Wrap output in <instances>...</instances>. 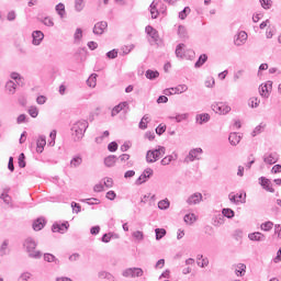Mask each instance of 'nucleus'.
Masks as SVG:
<instances>
[{"instance_id": "54", "label": "nucleus", "mask_w": 281, "mask_h": 281, "mask_svg": "<svg viewBox=\"0 0 281 281\" xmlns=\"http://www.w3.org/2000/svg\"><path fill=\"white\" fill-rule=\"evenodd\" d=\"M117 142H111L109 145H108V150L110 153H115L117 150Z\"/></svg>"}, {"instance_id": "64", "label": "nucleus", "mask_w": 281, "mask_h": 281, "mask_svg": "<svg viewBox=\"0 0 281 281\" xmlns=\"http://www.w3.org/2000/svg\"><path fill=\"white\" fill-rule=\"evenodd\" d=\"M30 272H24L20 276L19 281H27L30 280Z\"/></svg>"}, {"instance_id": "12", "label": "nucleus", "mask_w": 281, "mask_h": 281, "mask_svg": "<svg viewBox=\"0 0 281 281\" xmlns=\"http://www.w3.org/2000/svg\"><path fill=\"white\" fill-rule=\"evenodd\" d=\"M260 186L263 188V190H267V192H276V189L271 186V180L267 179L266 177L259 178Z\"/></svg>"}, {"instance_id": "37", "label": "nucleus", "mask_w": 281, "mask_h": 281, "mask_svg": "<svg viewBox=\"0 0 281 281\" xmlns=\"http://www.w3.org/2000/svg\"><path fill=\"white\" fill-rule=\"evenodd\" d=\"M155 155H157V159H161L166 155V147L158 146L156 149H153Z\"/></svg>"}, {"instance_id": "9", "label": "nucleus", "mask_w": 281, "mask_h": 281, "mask_svg": "<svg viewBox=\"0 0 281 281\" xmlns=\"http://www.w3.org/2000/svg\"><path fill=\"white\" fill-rule=\"evenodd\" d=\"M272 87H273V82H271V81H268L267 83L261 85L259 88L260 95L262 98H269V93H270Z\"/></svg>"}, {"instance_id": "26", "label": "nucleus", "mask_w": 281, "mask_h": 281, "mask_svg": "<svg viewBox=\"0 0 281 281\" xmlns=\"http://www.w3.org/2000/svg\"><path fill=\"white\" fill-rule=\"evenodd\" d=\"M195 120L198 124H207V122H210V114L207 113L198 114L195 116Z\"/></svg>"}, {"instance_id": "17", "label": "nucleus", "mask_w": 281, "mask_h": 281, "mask_svg": "<svg viewBox=\"0 0 281 281\" xmlns=\"http://www.w3.org/2000/svg\"><path fill=\"white\" fill-rule=\"evenodd\" d=\"M202 154H203V149L201 147L191 149L189 151V155L187 156V159H189V161H194V159H199L198 155H202Z\"/></svg>"}, {"instance_id": "22", "label": "nucleus", "mask_w": 281, "mask_h": 281, "mask_svg": "<svg viewBox=\"0 0 281 281\" xmlns=\"http://www.w3.org/2000/svg\"><path fill=\"white\" fill-rule=\"evenodd\" d=\"M236 216V213L232 209H223L222 215H220V221H223V218H234Z\"/></svg>"}, {"instance_id": "56", "label": "nucleus", "mask_w": 281, "mask_h": 281, "mask_svg": "<svg viewBox=\"0 0 281 281\" xmlns=\"http://www.w3.org/2000/svg\"><path fill=\"white\" fill-rule=\"evenodd\" d=\"M29 114L31 117H38V109L36 106H31L29 109Z\"/></svg>"}, {"instance_id": "59", "label": "nucleus", "mask_w": 281, "mask_h": 281, "mask_svg": "<svg viewBox=\"0 0 281 281\" xmlns=\"http://www.w3.org/2000/svg\"><path fill=\"white\" fill-rule=\"evenodd\" d=\"M75 41H81L82 40V29H77L74 35Z\"/></svg>"}, {"instance_id": "38", "label": "nucleus", "mask_w": 281, "mask_h": 281, "mask_svg": "<svg viewBox=\"0 0 281 281\" xmlns=\"http://www.w3.org/2000/svg\"><path fill=\"white\" fill-rule=\"evenodd\" d=\"M238 269L239 270H236L235 273L236 276H239L240 278H243V276H245V273L247 272V266L245 263H239Z\"/></svg>"}, {"instance_id": "35", "label": "nucleus", "mask_w": 281, "mask_h": 281, "mask_svg": "<svg viewBox=\"0 0 281 281\" xmlns=\"http://www.w3.org/2000/svg\"><path fill=\"white\" fill-rule=\"evenodd\" d=\"M186 47V44H178L176 47V56L177 58H183L186 56V53H183V48Z\"/></svg>"}, {"instance_id": "34", "label": "nucleus", "mask_w": 281, "mask_h": 281, "mask_svg": "<svg viewBox=\"0 0 281 281\" xmlns=\"http://www.w3.org/2000/svg\"><path fill=\"white\" fill-rule=\"evenodd\" d=\"M81 165H82V157H80V156H75L70 160V168H78Z\"/></svg>"}, {"instance_id": "28", "label": "nucleus", "mask_w": 281, "mask_h": 281, "mask_svg": "<svg viewBox=\"0 0 281 281\" xmlns=\"http://www.w3.org/2000/svg\"><path fill=\"white\" fill-rule=\"evenodd\" d=\"M44 260L45 262H55V265H60V260L49 252L44 254Z\"/></svg>"}, {"instance_id": "42", "label": "nucleus", "mask_w": 281, "mask_h": 281, "mask_svg": "<svg viewBox=\"0 0 281 281\" xmlns=\"http://www.w3.org/2000/svg\"><path fill=\"white\" fill-rule=\"evenodd\" d=\"M155 234H156V240H161V238L166 236L167 232H166V228H156Z\"/></svg>"}, {"instance_id": "8", "label": "nucleus", "mask_w": 281, "mask_h": 281, "mask_svg": "<svg viewBox=\"0 0 281 281\" xmlns=\"http://www.w3.org/2000/svg\"><path fill=\"white\" fill-rule=\"evenodd\" d=\"M69 229V222H64L61 224L54 223L52 226V232L58 233V234H65Z\"/></svg>"}, {"instance_id": "21", "label": "nucleus", "mask_w": 281, "mask_h": 281, "mask_svg": "<svg viewBox=\"0 0 281 281\" xmlns=\"http://www.w3.org/2000/svg\"><path fill=\"white\" fill-rule=\"evenodd\" d=\"M116 161H117V156L110 155L104 158V166H106V168H113V166H115Z\"/></svg>"}, {"instance_id": "24", "label": "nucleus", "mask_w": 281, "mask_h": 281, "mask_svg": "<svg viewBox=\"0 0 281 281\" xmlns=\"http://www.w3.org/2000/svg\"><path fill=\"white\" fill-rule=\"evenodd\" d=\"M158 156L155 154L154 149H149L146 154V161L147 164H155V161H158Z\"/></svg>"}, {"instance_id": "62", "label": "nucleus", "mask_w": 281, "mask_h": 281, "mask_svg": "<svg viewBox=\"0 0 281 281\" xmlns=\"http://www.w3.org/2000/svg\"><path fill=\"white\" fill-rule=\"evenodd\" d=\"M88 87H95V76L91 75V77L87 80Z\"/></svg>"}, {"instance_id": "29", "label": "nucleus", "mask_w": 281, "mask_h": 281, "mask_svg": "<svg viewBox=\"0 0 281 281\" xmlns=\"http://www.w3.org/2000/svg\"><path fill=\"white\" fill-rule=\"evenodd\" d=\"M5 90L9 91L11 95H14V93H16V83L12 80H9L5 85Z\"/></svg>"}, {"instance_id": "33", "label": "nucleus", "mask_w": 281, "mask_h": 281, "mask_svg": "<svg viewBox=\"0 0 281 281\" xmlns=\"http://www.w3.org/2000/svg\"><path fill=\"white\" fill-rule=\"evenodd\" d=\"M111 238H120V236L114 233H105L101 237V240H102V243H111Z\"/></svg>"}, {"instance_id": "15", "label": "nucleus", "mask_w": 281, "mask_h": 281, "mask_svg": "<svg viewBox=\"0 0 281 281\" xmlns=\"http://www.w3.org/2000/svg\"><path fill=\"white\" fill-rule=\"evenodd\" d=\"M47 145V138L45 137V135H41L36 142V150L37 153H43V150H45V146Z\"/></svg>"}, {"instance_id": "1", "label": "nucleus", "mask_w": 281, "mask_h": 281, "mask_svg": "<svg viewBox=\"0 0 281 281\" xmlns=\"http://www.w3.org/2000/svg\"><path fill=\"white\" fill-rule=\"evenodd\" d=\"M23 247L29 254V258H33L34 260H41V258H43V252H41L40 250H34L37 247V244L32 237H27L24 240Z\"/></svg>"}, {"instance_id": "20", "label": "nucleus", "mask_w": 281, "mask_h": 281, "mask_svg": "<svg viewBox=\"0 0 281 281\" xmlns=\"http://www.w3.org/2000/svg\"><path fill=\"white\" fill-rule=\"evenodd\" d=\"M45 218L43 217H38L37 220H35L33 222V229L34 232H41V229H43V227H45Z\"/></svg>"}, {"instance_id": "2", "label": "nucleus", "mask_w": 281, "mask_h": 281, "mask_svg": "<svg viewBox=\"0 0 281 281\" xmlns=\"http://www.w3.org/2000/svg\"><path fill=\"white\" fill-rule=\"evenodd\" d=\"M87 128H89V122L85 120L76 122L71 127L74 142H80L85 137Z\"/></svg>"}, {"instance_id": "23", "label": "nucleus", "mask_w": 281, "mask_h": 281, "mask_svg": "<svg viewBox=\"0 0 281 281\" xmlns=\"http://www.w3.org/2000/svg\"><path fill=\"white\" fill-rule=\"evenodd\" d=\"M159 3H160L159 1L154 0L149 5L151 19H157V16H159V10H157V5H159Z\"/></svg>"}, {"instance_id": "51", "label": "nucleus", "mask_w": 281, "mask_h": 281, "mask_svg": "<svg viewBox=\"0 0 281 281\" xmlns=\"http://www.w3.org/2000/svg\"><path fill=\"white\" fill-rule=\"evenodd\" d=\"M249 106H251V109H258V106H260V100H258V98H251Z\"/></svg>"}, {"instance_id": "3", "label": "nucleus", "mask_w": 281, "mask_h": 281, "mask_svg": "<svg viewBox=\"0 0 281 281\" xmlns=\"http://www.w3.org/2000/svg\"><path fill=\"white\" fill-rule=\"evenodd\" d=\"M212 111H214V113H218V115H227V113L232 111V108L224 102H217L212 104Z\"/></svg>"}, {"instance_id": "6", "label": "nucleus", "mask_w": 281, "mask_h": 281, "mask_svg": "<svg viewBox=\"0 0 281 281\" xmlns=\"http://www.w3.org/2000/svg\"><path fill=\"white\" fill-rule=\"evenodd\" d=\"M106 27H109V23L106 21H100L94 24L92 32L95 36H102L106 32Z\"/></svg>"}, {"instance_id": "48", "label": "nucleus", "mask_w": 281, "mask_h": 281, "mask_svg": "<svg viewBox=\"0 0 281 281\" xmlns=\"http://www.w3.org/2000/svg\"><path fill=\"white\" fill-rule=\"evenodd\" d=\"M83 203H87L88 205H100V200L97 198H90L83 200Z\"/></svg>"}, {"instance_id": "58", "label": "nucleus", "mask_w": 281, "mask_h": 281, "mask_svg": "<svg viewBox=\"0 0 281 281\" xmlns=\"http://www.w3.org/2000/svg\"><path fill=\"white\" fill-rule=\"evenodd\" d=\"M117 56V49H112L106 53V58L113 60Z\"/></svg>"}, {"instance_id": "27", "label": "nucleus", "mask_w": 281, "mask_h": 281, "mask_svg": "<svg viewBox=\"0 0 281 281\" xmlns=\"http://www.w3.org/2000/svg\"><path fill=\"white\" fill-rule=\"evenodd\" d=\"M207 63V54H202L194 64L195 69H200L201 66Z\"/></svg>"}, {"instance_id": "49", "label": "nucleus", "mask_w": 281, "mask_h": 281, "mask_svg": "<svg viewBox=\"0 0 281 281\" xmlns=\"http://www.w3.org/2000/svg\"><path fill=\"white\" fill-rule=\"evenodd\" d=\"M194 221H196V215H194V213L184 215V223L192 224Z\"/></svg>"}, {"instance_id": "50", "label": "nucleus", "mask_w": 281, "mask_h": 281, "mask_svg": "<svg viewBox=\"0 0 281 281\" xmlns=\"http://www.w3.org/2000/svg\"><path fill=\"white\" fill-rule=\"evenodd\" d=\"M263 10H271L272 1L271 0H259Z\"/></svg>"}, {"instance_id": "7", "label": "nucleus", "mask_w": 281, "mask_h": 281, "mask_svg": "<svg viewBox=\"0 0 281 281\" xmlns=\"http://www.w3.org/2000/svg\"><path fill=\"white\" fill-rule=\"evenodd\" d=\"M153 169L146 168L143 173L138 177V179L135 181L136 186H142V183H146L147 179H150L153 177Z\"/></svg>"}, {"instance_id": "63", "label": "nucleus", "mask_w": 281, "mask_h": 281, "mask_svg": "<svg viewBox=\"0 0 281 281\" xmlns=\"http://www.w3.org/2000/svg\"><path fill=\"white\" fill-rule=\"evenodd\" d=\"M281 172V165H274L271 169L272 175H278Z\"/></svg>"}, {"instance_id": "4", "label": "nucleus", "mask_w": 281, "mask_h": 281, "mask_svg": "<svg viewBox=\"0 0 281 281\" xmlns=\"http://www.w3.org/2000/svg\"><path fill=\"white\" fill-rule=\"evenodd\" d=\"M123 278H142L144 270L142 268H127L122 272Z\"/></svg>"}, {"instance_id": "16", "label": "nucleus", "mask_w": 281, "mask_h": 281, "mask_svg": "<svg viewBox=\"0 0 281 281\" xmlns=\"http://www.w3.org/2000/svg\"><path fill=\"white\" fill-rule=\"evenodd\" d=\"M245 41H247V32L241 31L238 33L237 37L234 40L235 45L237 47H240V45L245 44Z\"/></svg>"}, {"instance_id": "55", "label": "nucleus", "mask_w": 281, "mask_h": 281, "mask_svg": "<svg viewBox=\"0 0 281 281\" xmlns=\"http://www.w3.org/2000/svg\"><path fill=\"white\" fill-rule=\"evenodd\" d=\"M243 74H245V70H238L234 74L233 76V81L234 82H238V80H240V78H243Z\"/></svg>"}, {"instance_id": "53", "label": "nucleus", "mask_w": 281, "mask_h": 281, "mask_svg": "<svg viewBox=\"0 0 281 281\" xmlns=\"http://www.w3.org/2000/svg\"><path fill=\"white\" fill-rule=\"evenodd\" d=\"M71 207L75 214H80L82 206L79 203L71 202Z\"/></svg>"}, {"instance_id": "32", "label": "nucleus", "mask_w": 281, "mask_h": 281, "mask_svg": "<svg viewBox=\"0 0 281 281\" xmlns=\"http://www.w3.org/2000/svg\"><path fill=\"white\" fill-rule=\"evenodd\" d=\"M159 76V71L157 70H146L145 72V77L148 79V80H157V77Z\"/></svg>"}, {"instance_id": "19", "label": "nucleus", "mask_w": 281, "mask_h": 281, "mask_svg": "<svg viewBox=\"0 0 281 281\" xmlns=\"http://www.w3.org/2000/svg\"><path fill=\"white\" fill-rule=\"evenodd\" d=\"M145 32L146 34H148V36H150V38H153L154 41H158L159 40V33L157 32V30H155V27L147 25L145 27Z\"/></svg>"}, {"instance_id": "60", "label": "nucleus", "mask_w": 281, "mask_h": 281, "mask_svg": "<svg viewBox=\"0 0 281 281\" xmlns=\"http://www.w3.org/2000/svg\"><path fill=\"white\" fill-rule=\"evenodd\" d=\"M156 133H157L158 135H164V134L166 133V125H158V126L156 127Z\"/></svg>"}, {"instance_id": "31", "label": "nucleus", "mask_w": 281, "mask_h": 281, "mask_svg": "<svg viewBox=\"0 0 281 281\" xmlns=\"http://www.w3.org/2000/svg\"><path fill=\"white\" fill-rule=\"evenodd\" d=\"M10 245L9 239H4L3 243L0 246V256H8V246Z\"/></svg>"}, {"instance_id": "43", "label": "nucleus", "mask_w": 281, "mask_h": 281, "mask_svg": "<svg viewBox=\"0 0 281 281\" xmlns=\"http://www.w3.org/2000/svg\"><path fill=\"white\" fill-rule=\"evenodd\" d=\"M55 10L57 12V14L60 15V18L63 19V16H65V4L59 2L56 7Z\"/></svg>"}, {"instance_id": "30", "label": "nucleus", "mask_w": 281, "mask_h": 281, "mask_svg": "<svg viewBox=\"0 0 281 281\" xmlns=\"http://www.w3.org/2000/svg\"><path fill=\"white\" fill-rule=\"evenodd\" d=\"M8 192H10V189H4L3 193L0 195V199H2V201L7 204L10 205V203H12V198L10 196V194H8Z\"/></svg>"}, {"instance_id": "10", "label": "nucleus", "mask_w": 281, "mask_h": 281, "mask_svg": "<svg viewBox=\"0 0 281 281\" xmlns=\"http://www.w3.org/2000/svg\"><path fill=\"white\" fill-rule=\"evenodd\" d=\"M203 201V194L200 192L193 193L187 200L188 205H199Z\"/></svg>"}, {"instance_id": "52", "label": "nucleus", "mask_w": 281, "mask_h": 281, "mask_svg": "<svg viewBox=\"0 0 281 281\" xmlns=\"http://www.w3.org/2000/svg\"><path fill=\"white\" fill-rule=\"evenodd\" d=\"M175 159L173 156H166L165 158L161 159L160 164L161 166H169V164Z\"/></svg>"}, {"instance_id": "57", "label": "nucleus", "mask_w": 281, "mask_h": 281, "mask_svg": "<svg viewBox=\"0 0 281 281\" xmlns=\"http://www.w3.org/2000/svg\"><path fill=\"white\" fill-rule=\"evenodd\" d=\"M133 238L136 240H144V233L142 231H136L133 233Z\"/></svg>"}, {"instance_id": "40", "label": "nucleus", "mask_w": 281, "mask_h": 281, "mask_svg": "<svg viewBox=\"0 0 281 281\" xmlns=\"http://www.w3.org/2000/svg\"><path fill=\"white\" fill-rule=\"evenodd\" d=\"M178 36L180 38H188V30H186V26L183 25L178 26Z\"/></svg>"}, {"instance_id": "46", "label": "nucleus", "mask_w": 281, "mask_h": 281, "mask_svg": "<svg viewBox=\"0 0 281 281\" xmlns=\"http://www.w3.org/2000/svg\"><path fill=\"white\" fill-rule=\"evenodd\" d=\"M261 229L263 232H271L273 229V222H265L261 224Z\"/></svg>"}, {"instance_id": "41", "label": "nucleus", "mask_w": 281, "mask_h": 281, "mask_svg": "<svg viewBox=\"0 0 281 281\" xmlns=\"http://www.w3.org/2000/svg\"><path fill=\"white\" fill-rule=\"evenodd\" d=\"M76 12H82L85 10V0H75Z\"/></svg>"}, {"instance_id": "39", "label": "nucleus", "mask_w": 281, "mask_h": 281, "mask_svg": "<svg viewBox=\"0 0 281 281\" xmlns=\"http://www.w3.org/2000/svg\"><path fill=\"white\" fill-rule=\"evenodd\" d=\"M170 207V201L168 199L158 202V210H168Z\"/></svg>"}, {"instance_id": "36", "label": "nucleus", "mask_w": 281, "mask_h": 281, "mask_svg": "<svg viewBox=\"0 0 281 281\" xmlns=\"http://www.w3.org/2000/svg\"><path fill=\"white\" fill-rule=\"evenodd\" d=\"M190 12H192V10L190 9V7H184V9L182 11L179 12V19L181 21H186V19H188V14H190Z\"/></svg>"}, {"instance_id": "14", "label": "nucleus", "mask_w": 281, "mask_h": 281, "mask_svg": "<svg viewBox=\"0 0 281 281\" xmlns=\"http://www.w3.org/2000/svg\"><path fill=\"white\" fill-rule=\"evenodd\" d=\"M32 38H33V45H41L43 43V40L45 38V34L42 33V31H34L32 33Z\"/></svg>"}, {"instance_id": "25", "label": "nucleus", "mask_w": 281, "mask_h": 281, "mask_svg": "<svg viewBox=\"0 0 281 281\" xmlns=\"http://www.w3.org/2000/svg\"><path fill=\"white\" fill-rule=\"evenodd\" d=\"M228 140L232 146H238V144H240V136L238 135V133H231L228 136Z\"/></svg>"}, {"instance_id": "5", "label": "nucleus", "mask_w": 281, "mask_h": 281, "mask_svg": "<svg viewBox=\"0 0 281 281\" xmlns=\"http://www.w3.org/2000/svg\"><path fill=\"white\" fill-rule=\"evenodd\" d=\"M188 91V86L187 85H179L175 88H169L164 90L165 95H175L177 93H186Z\"/></svg>"}, {"instance_id": "45", "label": "nucleus", "mask_w": 281, "mask_h": 281, "mask_svg": "<svg viewBox=\"0 0 281 281\" xmlns=\"http://www.w3.org/2000/svg\"><path fill=\"white\" fill-rule=\"evenodd\" d=\"M19 168H25L27 164L25 162V154L21 153L18 158Z\"/></svg>"}, {"instance_id": "61", "label": "nucleus", "mask_w": 281, "mask_h": 281, "mask_svg": "<svg viewBox=\"0 0 281 281\" xmlns=\"http://www.w3.org/2000/svg\"><path fill=\"white\" fill-rule=\"evenodd\" d=\"M7 20H9V21H15V20H16V12H15V11H10V12L7 14Z\"/></svg>"}, {"instance_id": "44", "label": "nucleus", "mask_w": 281, "mask_h": 281, "mask_svg": "<svg viewBox=\"0 0 281 281\" xmlns=\"http://www.w3.org/2000/svg\"><path fill=\"white\" fill-rule=\"evenodd\" d=\"M40 22L43 23V25H46V27H54V20L49 19V16L40 19Z\"/></svg>"}, {"instance_id": "13", "label": "nucleus", "mask_w": 281, "mask_h": 281, "mask_svg": "<svg viewBox=\"0 0 281 281\" xmlns=\"http://www.w3.org/2000/svg\"><path fill=\"white\" fill-rule=\"evenodd\" d=\"M249 240H252L255 243H262L265 240H267V237L265 236V234L260 233V232H255V233H250L248 235Z\"/></svg>"}, {"instance_id": "11", "label": "nucleus", "mask_w": 281, "mask_h": 281, "mask_svg": "<svg viewBox=\"0 0 281 281\" xmlns=\"http://www.w3.org/2000/svg\"><path fill=\"white\" fill-rule=\"evenodd\" d=\"M263 161L268 164V166H273V164H278V153L265 154Z\"/></svg>"}, {"instance_id": "18", "label": "nucleus", "mask_w": 281, "mask_h": 281, "mask_svg": "<svg viewBox=\"0 0 281 281\" xmlns=\"http://www.w3.org/2000/svg\"><path fill=\"white\" fill-rule=\"evenodd\" d=\"M128 108V102L124 101L119 103L112 109V117H115L121 111H124V109Z\"/></svg>"}, {"instance_id": "47", "label": "nucleus", "mask_w": 281, "mask_h": 281, "mask_svg": "<svg viewBox=\"0 0 281 281\" xmlns=\"http://www.w3.org/2000/svg\"><path fill=\"white\" fill-rule=\"evenodd\" d=\"M170 120H176L178 123L183 122V120H188V113L170 116Z\"/></svg>"}]
</instances>
